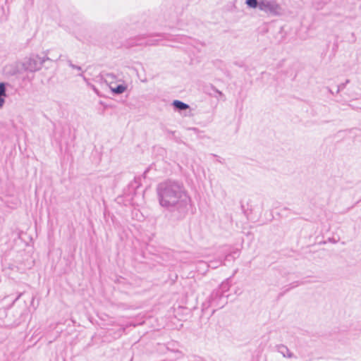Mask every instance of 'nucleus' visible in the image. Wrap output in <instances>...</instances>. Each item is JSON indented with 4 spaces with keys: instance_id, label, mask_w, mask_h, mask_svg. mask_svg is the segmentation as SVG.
<instances>
[{
    "instance_id": "1",
    "label": "nucleus",
    "mask_w": 361,
    "mask_h": 361,
    "mask_svg": "<svg viewBox=\"0 0 361 361\" xmlns=\"http://www.w3.org/2000/svg\"><path fill=\"white\" fill-rule=\"evenodd\" d=\"M159 204L170 213V219L180 220L188 211L190 198L183 183L169 179L157 187Z\"/></svg>"
},
{
    "instance_id": "2",
    "label": "nucleus",
    "mask_w": 361,
    "mask_h": 361,
    "mask_svg": "<svg viewBox=\"0 0 361 361\" xmlns=\"http://www.w3.org/2000/svg\"><path fill=\"white\" fill-rule=\"evenodd\" d=\"M48 57H40L39 55H32L25 58L21 63L22 69L26 72L34 73L41 69L42 64Z\"/></svg>"
},
{
    "instance_id": "3",
    "label": "nucleus",
    "mask_w": 361,
    "mask_h": 361,
    "mask_svg": "<svg viewBox=\"0 0 361 361\" xmlns=\"http://www.w3.org/2000/svg\"><path fill=\"white\" fill-rule=\"evenodd\" d=\"M260 11L270 16H280L282 13L281 6L275 0H261Z\"/></svg>"
},
{
    "instance_id": "4",
    "label": "nucleus",
    "mask_w": 361,
    "mask_h": 361,
    "mask_svg": "<svg viewBox=\"0 0 361 361\" xmlns=\"http://www.w3.org/2000/svg\"><path fill=\"white\" fill-rule=\"evenodd\" d=\"M154 37H163V36L160 34H157L155 35H149L147 37L145 36H138L134 39H131L128 41L127 46L129 47L134 46H142V45H155L157 42L161 40L160 39H154Z\"/></svg>"
},
{
    "instance_id": "5",
    "label": "nucleus",
    "mask_w": 361,
    "mask_h": 361,
    "mask_svg": "<svg viewBox=\"0 0 361 361\" xmlns=\"http://www.w3.org/2000/svg\"><path fill=\"white\" fill-rule=\"evenodd\" d=\"M227 298L228 295L225 296L220 293V292L215 290H213L208 300L209 306L214 307V310H212L213 313L216 310L221 309L227 304Z\"/></svg>"
},
{
    "instance_id": "6",
    "label": "nucleus",
    "mask_w": 361,
    "mask_h": 361,
    "mask_svg": "<svg viewBox=\"0 0 361 361\" xmlns=\"http://www.w3.org/2000/svg\"><path fill=\"white\" fill-rule=\"evenodd\" d=\"M204 92L207 94H208L211 97H215L218 99H219L220 98L223 99V100L226 99L225 95L224 94V93L221 91L216 89L213 85H209L205 86L204 87Z\"/></svg>"
},
{
    "instance_id": "7",
    "label": "nucleus",
    "mask_w": 361,
    "mask_h": 361,
    "mask_svg": "<svg viewBox=\"0 0 361 361\" xmlns=\"http://www.w3.org/2000/svg\"><path fill=\"white\" fill-rule=\"evenodd\" d=\"M109 87L114 95H119L123 94L126 91L128 87L124 81H122V82L120 84H117L116 82H115L114 84H111Z\"/></svg>"
},
{
    "instance_id": "8",
    "label": "nucleus",
    "mask_w": 361,
    "mask_h": 361,
    "mask_svg": "<svg viewBox=\"0 0 361 361\" xmlns=\"http://www.w3.org/2000/svg\"><path fill=\"white\" fill-rule=\"evenodd\" d=\"M275 348L276 350L283 355V357L288 358L294 357L293 353L289 350L286 345L283 344H279L276 345Z\"/></svg>"
},
{
    "instance_id": "9",
    "label": "nucleus",
    "mask_w": 361,
    "mask_h": 361,
    "mask_svg": "<svg viewBox=\"0 0 361 361\" xmlns=\"http://www.w3.org/2000/svg\"><path fill=\"white\" fill-rule=\"evenodd\" d=\"M302 284H304L303 281H294V282L290 283L289 285L284 286L283 288V291H281L279 294L278 299H279L280 298L283 296L287 292H288L291 289L298 287L299 285H302Z\"/></svg>"
},
{
    "instance_id": "10",
    "label": "nucleus",
    "mask_w": 361,
    "mask_h": 361,
    "mask_svg": "<svg viewBox=\"0 0 361 361\" xmlns=\"http://www.w3.org/2000/svg\"><path fill=\"white\" fill-rule=\"evenodd\" d=\"M172 106L176 111L181 112L190 108V106L180 100H174L172 102Z\"/></svg>"
},
{
    "instance_id": "11",
    "label": "nucleus",
    "mask_w": 361,
    "mask_h": 361,
    "mask_svg": "<svg viewBox=\"0 0 361 361\" xmlns=\"http://www.w3.org/2000/svg\"><path fill=\"white\" fill-rule=\"evenodd\" d=\"M6 96V83L0 82V109L4 106Z\"/></svg>"
},
{
    "instance_id": "12",
    "label": "nucleus",
    "mask_w": 361,
    "mask_h": 361,
    "mask_svg": "<svg viewBox=\"0 0 361 361\" xmlns=\"http://www.w3.org/2000/svg\"><path fill=\"white\" fill-rule=\"evenodd\" d=\"M104 81L109 86L111 84H114L117 80V77L115 74L111 73H106L102 75Z\"/></svg>"
},
{
    "instance_id": "13",
    "label": "nucleus",
    "mask_w": 361,
    "mask_h": 361,
    "mask_svg": "<svg viewBox=\"0 0 361 361\" xmlns=\"http://www.w3.org/2000/svg\"><path fill=\"white\" fill-rule=\"evenodd\" d=\"M231 288V282L229 279H226L225 281H223L218 288L215 289V290L220 292V293L224 295V293L229 290Z\"/></svg>"
},
{
    "instance_id": "14",
    "label": "nucleus",
    "mask_w": 361,
    "mask_h": 361,
    "mask_svg": "<svg viewBox=\"0 0 361 361\" xmlns=\"http://www.w3.org/2000/svg\"><path fill=\"white\" fill-rule=\"evenodd\" d=\"M261 0H246L245 4L250 8H259L260 10Z\"/></svg>"
},
{
    "instance_id": "15",
    "label": "nucleus",
    "mask_w": 361,
    "mask_h": 361,
    "mask_svg": "<svg viewBox=\"0 0 361 361\" xmlns=\"http://www.w3.org/2000/svg\"><path fill=\"white\" fill-rule=\"evenodd\" d=\"M222 264L221 260H216V261H212L208 264V267H211L212 269L217 268L218 267L221 266Z\"/></svg>"
},
{
    "instance_id": "16",
    "label": "nucleus",
    "mask_w": 361,
    "mask_h": 361,
    "mask_svg": "<svg viewBox=\"0 0 361 361\" xmlns=\"http://www.w3.org/2000/svg\"><path fill=\"white\" fill-rule=\"evenodd\" d=\"M87 86H89L98 96H102L99 90L93 84L87 82Z\"/></svg>"
},
{
    "instance_id": "17",
    "label": "nucleus",
    "mask_w": 361,
    "mask_h": 361,
    "mask_svg": "<svg viewBox=\"0 0 361 361\" xmlns=\"http://www.w3.org/2000/svg\"><path fill=\"white\" fill-rule=\"evenodd\" d=\"M326 4V1L323 2V3L315 2V3H314V6L315 7L316 9L319 10V9H322L323 8V6H324V4Z\"/></svg>"
},
{
    "instance_id": "18",
    "label": "nucleus",
    "mask_w": 361,
    "mask_h": 361,
    "mask_svg": "<svg viewBox=\"0 0 361 361\" xmlns=\"http://www.w3.org/2000/svg\"><path fill=\"white\" fill-rule=\"evenodd\" d=\"M20 322H21L20 320H16L13 322H9L8 321V322H5V324L8 325V326H17L20 324Z\"/></svg>"
},
{
    "instance_id": "19",
    "label": "nucleus",
    "mask_w": 361,
    "mask_h": 361,
    "mask_svg": "<svg viewBox=\"0 0 361 361\" xmlns=\"http://www.w3.org/2000/svg\"><path fill=\"white\" fill-rule=\"evenodd\" d=\"M68 64L73 69H76V70H78V71H81V67L73 64L71 60L68 61Z\"/></svg>"
},
{
    "instance_id": "20",
    "label": "nucleus",
    "mask_w": 361,
    "mask_h": 361,
    "mask_svg": "<svg viewBox=\"0 0 361 361\" xmlns=\"http://www.w3.org/2000/svg\"><path fill=\"white\" fill-rule=\"evenodd\" d=\"M345 83H341L340 85H338V89H337V91H336V93H339L341 91H342L345 87Z\"/></svg>"
},
{
    "instance_id": "21",
    "label": "nucleus",
    "mask_w": 361,
    "mask_h": 361,
    "mask_svg": "<svg viewBox=\"0 0 361 361\" xmlns=\"http://www.w3.org/2000/svg\"><path fill=\"white\" fill-rule=\"evenodd\" d=\"M78 75L82 78V79L84 80V81L86 82L87 85V82H90L89 80L87 78H86L85 76L82 73H80Z\"/></svg>"
},
{
    "instance_id": "22",
    "label": "nucleus",
    "mask_w": 361,
    "mask_h": 361,
    "mask_svg": "<svg viewBox=\"0 0 361 361\" xmlns=\"http://www.w3.org/2000/svg\"><path fill=\"white\" fill-rule=\"evenodd\" d=\"M167 133H169V135H171V137H174L175 136V131H172V130H166Z\"/></svg>"
},
{
    "instance_id": "23",
    "label": "nucleus",
    "mask_w": 361,
    "mask_h": 361,
    "mask_svg": "<svg viewBox=\"0 0 361 361\" xmlns=\"http://www.w3.org/2000/svg\"><path fill=\"white\" fill-rule=\"evenodd\" d=\"M1 314H6V309H0V315H1Z\"/></svg>"
},
{
    "instance_id": "24",
    "label": "nucleus",
    "mask_w": 361,
    "mask_h": 361,
    "mask_svg": "<svg viewBox=\"0 0 361 361\" xmlns=\"http://www.w3.org/2000/svg\"><path fill=\"white\" fill-rule=\"evenodd\" d=\"M241 209L244 214H246V210L245 209V207L243 204H241Z\"/></svg>"
},
{
    "instance_id": "25",
    "label": "nucleus",
    "mask_w": 361,
    "mask_h": 361,
    "mask_svg": "<svg viewBox=\"0 0 361 361\" xmlns=\"http://www.w3.org/2000/svg\"><path fill=\"white\" fill-rule=\"evenodd\" d=\"M327 90L329 91V92H330L331 94H334V92L329 88V87H327Z\"/></svg>"
},
{
    "instance_id": "26",
    "label": "nucleus",
    "mask_w": 361,
    "mask_h": 361,
    "mask_svg": "<svg viewBox=\"0 0 361 361\" xmlns=\"http://www.w3.org/2000/svg\"><path fill=\"white\" fill-rule=\"evenodd\" d=\"M21 295H22V293H20V294L18 295V297L16 298L15 301H16L17 300H18V299L20 298Z\"/></svg>"
},
{
    "instance_id": "27",
    "label": "nucleus",
    "mask_w": 361,
    "mask_h": 361,
    "mask_svg": "<svg viewBox=\"0 0 361 361\" xmlns=\"http://www.w3.org/2000/svg\"><path fill=\"white\" fill-rule=\"evenodd\" d=\"M350 82V80H346L344 83H345V85Z\"/></svg>"
},
{
    "instance_id": "28",
    "label": "nucleus",
    "mask_w": 361,
    "mask_h": 361,
    "mask_svg": "<svg viewBox=\"0 0 361 361\" xmlns=\"http://www.w3.org/2000/svg\"><path fill=\"white\" fill-rule=\"evenodd\" d=\"M181 39L184 40V41H186L188 39V38L183 37H181Z\"/></svg>"
}]
</instances>
